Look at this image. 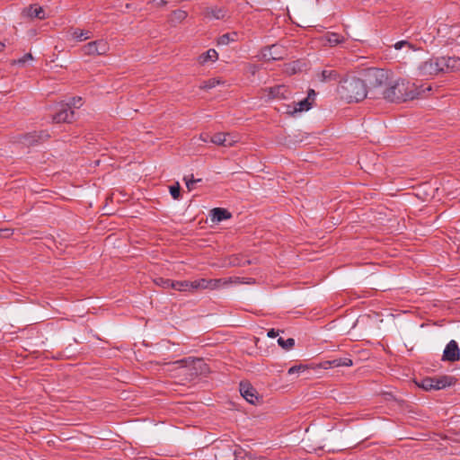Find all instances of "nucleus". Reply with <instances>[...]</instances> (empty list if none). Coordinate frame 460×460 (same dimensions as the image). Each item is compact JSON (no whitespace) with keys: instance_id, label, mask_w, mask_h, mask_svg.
Returning a JSON list of instances; mask_svg holds the SVG:
<instances>
[{"instance_id":"nucleus-11","label":"nucleus","mask_w":460,"mask_h":460,"mask_svg":"<svg viewBox=\"0 0 460 460\" xmlns=\"http://www.w3.org/2000/svg\"><path fill=\"white\" fill-rule=\"evenodd\" d=\"M286 49L279 45H271L262 50V57L268 60H279L286 56Z\"/></svg>"},{"instance_id":"nucleus-12","label":"nucleus","mask_w":460,"mask_h":460,"mask_svg":"<svg viewBox=\"0 0 460 460\" xmlns=\"http://www.w3.org/2000/svg\"><path fill=\"white\" fill-rule=\"evenodd\" d=\"M237 141L238 140L235 137L231 136L228 133H223V132L217 133V134L211 136V137H210L211 143L217 145V146H226V147L233 146Z\"/></svg>"},{"instance_id":"nucleus-42","label":"nucleus","mask_w":460,"mask_h":460,"mask_svg":"<svg viewBox=\"0 0 460 460\" xmlns=\"http://www.w3.org/2000/svg\"><path fill=\"white\" fill-rule=\"evenodd\" d=\"M210 137H211V136L208 133H202L199 137L200 140L205 143L210 142Z\"/></svg>"},{"instance_id":"nucleus-20","label":"nucleus","mask_w":460,"mask_h":460,"mask_svg":"<svg viewBox=\"0 0 460 460\" xmlns=\"http://www.w3.org/2000/svg\"><path fill=\"white\" fill-rule=\"evenodd\" d=\"M218 58V54L214 49H208L207 52L201 54L199 57V62L200 64H205L208 61L215 62Z\"/></svg>"},{"instance_id":"nucleus-38","label":"nucleus","mask_w":460,"mask_h":460,"mask_svg":"<svg viewBox=\"0 0 460 460\" xmlns=\"http://www.w3.org/2000/svg\"><path fill=\"white\" fill-rule=\"evenodd\" d=\"M13 233L10 228H0V238H9Z\"/></svg>"},{"instance_id":"nucleus-35","label":"nucleus","mask_w":460,"mask_h":460,"mask_svg":"<svg viewBox=\"0 0 460 460\" xmlns=\"http://www.w3.org/2000/svg\"><path fill=\"white\" fill-rule=\"evenodd\" d=\"M170 193L174 199H179L181 196V187L179 182L170 187Z\"/></svg>"},{"instance_id":"nucleus-40","label":"nucleus","mask_w":460,"mask_h":460,"mask_svg":"<svg viewBox=\"0 0 460 460\" xmlns=\"http://www.w3.org/2000/svg\"><path fill=\"white\" fill-rule=\"evenodd\" d=\"M32 58H32L31 54L27 53V54H25L22 58H19L17 61H14V62H15V63H17V64H21V65H22V64H24L26 61H28V60H31Z\"/></svg>"},{"instance_id":"nucleus-19","label":"nucleus","mask_w":460,"mask_h":460,"mask_svg":"<svg viewBox=\"0 0 460 460\" xmlns=\"http://www.w3.org/2000/svg\"><path fill=\"white\" fill-rule=\"evenodd\" d=\"M353 362L350 358H334L332 360H328L323 363V367L327 368L329 367H350L352 366Z\"/></svg>"},{"instance_id":"nucleus-37","label":"nucleus","mask_w":460,"mask_h":460,"mask_svg":"<svg viewBox=\"0 0 460 460\" xmlns=\"http://www.w3.org/2000/svg\"><path fill=\"white\" fill-rule=\"evenodd\" d=\"M408 47V49L410 50H415V49L412 47V45L411 43H409L408 41L406 40H401V41H398L394 44V49H402L403 47Z\"/></svg>"},{"instance_id":"nucleus-3","label":"nucleus","mask_w":460,"mask_h":460,"mask_svg":"<svg viewBox=\"0 0 460 460\" xmlns=\"http://www.w3.org/2000/svg\"><path fill=\"white\" fill-rule=\"evenodd\" d=\"M391 73L382 68H369L366 73V84L370 90L382 89V92L387 88Z\"/></svg>"},{"instance_id":"nucleus-43","label":"nucleus","mask_w":460,"mask_h":460,"mask_svg":"<svg viewBox=\"0 0 460 460\" xmlns=\"http://www.w3.org/2000/svg\"><path fill=\"white\" fill-rule=\"evenodd\" d=\"M153 3L156 6H164L168 3V1L167 0H153Z\"/></svg>"},{"instance_id":"nucleus-4","label":"nucleus","mask_w":460,"mask_h":460,"mask_svg":"<svg viewBox=\"0 0 460 460\" xmlns=\"http://www.w3.org/2000/svg\"><path fill=\"white\" fill-rule=\"evenodd\" d=\"M456 383V378L451 376H442L438 377H426L419 385L426 391L440 390L450 386Z\"/></svg>"},{"instance_id":"nucleus-14","label":"nucleus","mask_w":460,"mask_h":460,"mask_svg":"<svg viewBox=\"0 0 460 460\" xmlns=\"http://www.w3.org/2000/svg\"><path fill=\"white\" fill-rule=\"evenodd\" d=\"M444 60V73H451L460 71L459 57H442Z\"/></svg>"},{"instance_id":"nucleus-6","label":"nucleus","mask_w":460,"mask_h":460,"mask_svg":"<svg viewBox=\"0 0 460 460\" xmlns=\"http://www.w3.org/2000/svg\"><path fill=\"white\" fill-rule=\"evenodd\" d=\"M181 367H188L191 371V376L204 374L208 370L206 363L201 358H187L174 362Z\"/></svg>"},{"instance_id":"nucleus-36","label":"nucleus","mask_w":460,"mask_h":460,"mask_svg":"<svg viewBox=\"0 0 460 460\" xmlns=\"http://www.w3.org/2000/svg\"><path fill=\"white\" fill-rule=\"evenodd\" d=\"M66 104H69L71 110L73 108H75V109L80 108L82 106V98L81 97H73Z\"/></svg>"},{"instance_id":"nucleus-5","label":"nucleus","mask_w":460,"mask_h":460,"mask_svg":"<svg viewBox=\"0 0 460 460\" xmlns=\"http://www.w3.org/2000/svg\"><path fill=\"white\" fill-rule=\"evenodd\" d=\"M444 65L442 57L431 58L420 65L419 75L421 76H431L444 73Z\"/></svg>"},{"instance_id":"nucleus-23","label":"nucleus","mask_w":460,"mask_h":460,"mask_svg":"<svg viewBox=\"0 0 460 460\" xmlns=\"http://www.w3.org/2000/svg\"><path fill=\"white\" fill-rule=\"evenodd\" d=\"M312 107V102L308 101V98H305L298 102H296L294 110L290 111V113H296L301 111H305L310 110Z\"/></svg>"},{"instance_id":"nucleus-33","label":"nucleus","mask_w":460,"mask_h":460,"mask_svg":"<svg viewBox=\"0 0 460 460\" xmlns=\"http://www.w3.org/2000/svg\"><path fill=\"white\" fill-rule=\"evenodd\" d=\"M183 180L189 190H192L194 189V184L196 182L201 181V179H194L192 174L184 176Z\"/></svg>"},{"instance_id":"nucleus-28","label":"nucleus","mask_w":460,"mask_h":460,"mask_svg":"<svg viewBox=\"0 0 460 460\" xmlns=\"http://www.w3.org/2000/svg\"><path fill=\"white\" fill-rule=\"evenodd\" d=\"M250 263H251V261L246 260L239 255L232 256L229 260V264L232 266L243 267V266L249 265Z\"/></svg>"},{"instance_id":"nucleus-26","label":"nucleus","mask_w":460,"mask_h":460,"mask_svg":"<svg viewBox=\"0 0 460 460\" xmlns=\"http://www.w3.org/2000/svg\"><path fill=\"white\" fill-rule=\"evenodd\" d=\"M232 279H209L210 290L217 289L232 283Z\"/></svg>"},{"instance_id":"nucleus-30","label":"nucleus","mask_w":460,"mask_h":460,"mask_svg":"<svg viewBox=\"0 0 460 460\" xmlns=\"http://www.w3.org/2000/svg\"><path fill=\"white\" fill-rule=\"evenodd\" d=\"M278 344L284 349L288 350L294 347L295 340L293 338L284 340L283 338L280 337L278 339Z\"/></svg>"},{"instance_id":"nucleus-2","label":"nucleus","mask_w":460,"mask_h":460,"mask_svg":"<svg viewBox=\"0 0 460 460\" xmlns=\"http://www.w3.org/2000/svg\"><path fill=\"white\" fill-rule=\"evenodd\" d=\"M337 92L342 100L348 102H358L367 95V86L364 80L349 76L340 81Z\"/></svg>"},{"instance_id":"nucleus-16","label":"nucleus","mask_w":460,"mask_h":460,"mask_svg":"<svg viewBox=\"0 0 460 460\" xmlns=\"http://www.w3.org/2000/svg\"><path fill=\"white\" fill-rule=\"evenodd\" d=\"M317 77L322 83H328L336 81L340 77V75L336 70L331 67H326L317 75Z\"/></svg>"},{"instance_id":"nucleus-18","label":"nucleus","mask_w":460,"mask_h":460,"mask_svg":"<svg viewBox=\"0 0 460 460\" xmlns=\"http://www.w3.org/2000/svg\"><path fill=\"white\" fill-rule=\"evenodd\" d=\"M205 16L208 18H214L220 20L225 18L226 12L222 7H208L205 9Z\"/></svg>"},{"instance_id":"nucleus-29","label":"nucleus","mask_w":460,"mask_h":460,"mask_svg":"<svg viewBox=\"0 0 460 460\" xmlns=\"http://www.w3.org/2000/svg\"><path fill=\"white\" fill-rule=\"evenodd\" d=\"M191 285V281H173L172 288L178 291H192Z\"/></svg>"},{"instance_id":"nucleus-8","label":"nucleus","mask_w":460,"mask_h":460,"mask_svg":"<svg viewBox=\"0 0 460 460\" xmlns=\"http://www.w3.org/2000/svg\"><path fill=\"white\" fill-rule=\"evenodd\" d=\"M109 50V45L107 41L103 40L91 41L85 44L82 48V51L84 55L93 56V55H104Z\"/></svg>"},{"instance_id":"nucleus-24","label":"nucleus","mask_w":460,"mask_h":460,"mask_svg":"<svg viewBox=\"0 0 460 460\" xmlns=\"http://www.w3.org/2000/svg\"><path fill=\"white\" fill-rule=\"evenodd\" d=\"M191 290L197 289H210L209 279H199L194 281H191Z\"/></svg>"},{"instance_id":"nucleus-32","label":"nucleus","mask_w":460,"mask_h":460,"mask_svg":"<svg viewBox=\"0 0 460 460\" xmlns=\"http://www.w3.org/2000/svg\"><path fill=\"white\" fill-rule=\"evenodd\" d=\"M219 84H220L219 80H217L216 78H211L208 81H204L199 87H200V89L208 90V89H212V88L216 87Z\"/></svg>"},{"instance_id":"nucleus-9","label":"nucleus","mask_w":460,"mask_h":460,"mask_svg":"<svg viewBox=\"0 0 460 460\" xmlns=\"http://www.w3.org/2000/svg\"><path fill=\"white\" fill-rule=\"evenodd\" d=\"M442 359L449 362H456L460 359V349L456 341L452 340L447 344Z\"/></svg>"},{"instance_id":"nucleus-41","label":"nucleus","mask_w":460,"mask_h":460,"mask_svg":"<svg viewBox=\"0 0 460 460\" xmlns=\"http://www.w3.org/2000/svg\"><path fill=\"white\" fill-rule=\"evenodd\" d=\"M279 334V330H275V329H270L269 332H268V337L270 338H275L277 337L278 335Z\"/></svg>"},{"instance_id":"nucleus-46","label":"nucleus","mask_w":460,"mask_h":460,"mask_svg":"<svg viewBox=\"0 0 460 460\" xmlns=\"http://www.w3.org/2000/svg\"><path fill=\"white\" fill-rule=\"evenodd\" d=\"M4 42H0V52L3 51L4 48Z\"/></svg>"},{"instance_id":"nucleus-34","label":"nucleus","mask_w":460,"mask_h":460,"mask_svg":"<svg viewBox=\"0 0 460 460\" xmlns=\"http://www.w3.org/2000/svg\"><path fill=\"white\" fill-rule=\"evenodd\" d=\"M155 281L156 285L161 286L164 288H172L173 286V281L167 279L159 278L156 279Z\"/></svg>"},{"instance_id":"nucleus-13","label":"nucleus","mask_w":460,"mask_h":460,"mask_svg":"<svg viewBox=\"0 0 460 460\" xmlns=\"http://www.w3.org/2000/svg\"><path fill=\"white\" fill-rule=\"evenodd\" d=\"M263 92L267 93L269 99H287L290 95L289 90L283 84L265 88Z\"/></svg>"},{"instance_id":"nucleus-15","label":"nucleus","mask_w":460,"mask_h":460,"mask_svg":"<svg viewBox=\"0 0 460 460\" xmlns=\"http://www.w3.org/2000/svg\"><path fill=\"white\" fill-rule=\"evenodd\" d=\"M22 13L23 15H26L31 18H38L40 20L46 18L44 9L41 6H38L37 4L30 5L28 8L23 10Z\"/></svg>"},{"instance_id":"nucleus-7","label":"nucleus","mask_w":460,"mask_h":460,"mask_svg":"<svg viewBox=\"0 0 460 460\" xmlns=\"http://www.w3.org/2000/svg\"><path fill=\"white\" fill-rule=\"evenodd\" d=\"M75 119V112L70 109L69 104L59 103L52 117L55 123H71Z\"/></svg>"},{"instance_id":"nucleus-1","label":"nucleus","mask_w":460,"mask_h":460,"mask_svg":"<svg viewBox=\"0 0 460 460\" xmlns=\"http://www.w3.org/2000/svg\"><path fill=\"white\" fill-rule=\"evenodd\" d=\"M420 94V91L416 88L414 84L405 79L393 80L383 92V98L391 102H405L413 100Z\"/></svg>"},{"instance_id":"nucleus-45","label":"nucleus","mask_w":460,"mask_h":460,"mask_svg":"<svg viewBox=\"0 0 460 460\" xmlns=\"http://www.w3.org/2000/svg\"><path fill=\"white\" fill-rule=\"evenodd\" d=\"M243 451V450L242 448L234 450V454L235 457H241V455H242Z\"/></svg>"},{"instance_id":"nucleus-10","label":"nucleus","mask_w":460,"mask_h":460,"mask_svg":"<svg viewBox=\"0 0 460 460\" xmlns=\"http://www.w3.org/2000/svg\"><path fill=\"white\" fill-rule=\"evenodd\" d=\"M241 395L251 404H256L259 402V396L256 389L246 382L240 383Z\"/></svg>"},{"instance_id":"nucleus-27","label":"nucleus","mask_w":460,"mask_h":460,"mask_svg":"<svg viewBox=\"0 0 460 460\" xmlns=\"http://www.w3.org/2000/svg\"><path fill=\"white\" fill-rule=\"evenodd\" d=\"M72 37L75 40L82 41V40H85L90 39L91 38V32L89 31H84V30H80V29H75L72 32Z\"/></svg>"},{"instance_id":"nucleus-17","label":"nucleus","mask_w":460,"mask_h":460,"mask_svg":"<svg viewBox=\"0 0 460 460\" xmlns=\"http://www.w3.org/2000/svg\"><path fill=\"white\" fill-rule=\"evenodd\" d=\"M231 217V213L222 208H216L211 210V219L213 222H221Z\"/></svg>"},{"instance_id":"nucleus-25","label":"nucleus","mask_w":460,"mask_h":460,"mask_svg":"<svg viewBox=\"0 0 460 460\" xmlns=\"http://www.w3.org/2000/svg\"><path fill=\"white\" fill-rule=\"evenodd\" d=\"M49 137V135L45 134L44 132H40L39 134H30L25 136V143L29 145H33L34 143L39 142L40 140L45 139Z\"/></svg>"},{"instance_id":"nucleus-22","label":"nucleus","mask_w":460,"mask_h":460,"mask_svg":"<svg viewBox=\"0 0 460 460\" xmlns=\"http://www.w3.org/2000/svg\"><path fill=\"white\" fill-rule=\"evenodd\" d=\"M188 16V13L184 10H175L171 13L170 21L172 23L176 24L184 21Z\"/></svg>"},{"instance_id":"nucleus-39","label":"nucleus","mask_w":460,"mask_h":460,"mask_svg":"<svg viewBox=\"0 0 460 460\" xmlns=\"http://www.w3.org/2000/svg\"><path fill=\"white\" fill-rule=\"evenodd\" d=\"M305 367L303 365L293 366L288 369V373L289 375H293L296 373H299L300 371L305 370Z\"/></svg>"},{"instance_id":"nucleus-31","label":"nucleus","mask_w":460,"mask_h":460,"mask_svg":"<svg viewBox=\"0 0 460 460\" xmlns=\"http://www.w3.org/2000/svg\"><path fill=\"white\" fill-rule=\"evenodd\" d=\"M237 34L234 32L233 34L226 33L219 37L218 44L227 45L230 41H234Z\"/></svg>"},{"instance_id":"nucleus-44","label":"nucleus","mask_w":460,"mask_h":460,"mask_svg":"<svg viewBox=\"0 0 460 460\" xmlns=\"http://www.w3.org/2000/svg\"><path fill=\"white\" fill-rule=\"evenodd\" d=\"M315 95H316V93H315L314 90H312V89H311V90H309V92H308V94H307V97H306V98H308V101H310V100H314V97H315Z\"/></svg>"},{"instance_id":"nucleus-21","label":"nucleus","mask_w":460,"mask_h":460,"mask_svg":"<svg viewBox=\"0 0 460 460\" xmlns=\"http://www.w3.org/2000/svg\"><path fill=\"white\" fill-rule=\"evenodd\" d=\"M324 38L326 41L329 43V45L332 47L341 44L345 40L344 37L335 32H327Z\"/></svg>"}]
</instances>
